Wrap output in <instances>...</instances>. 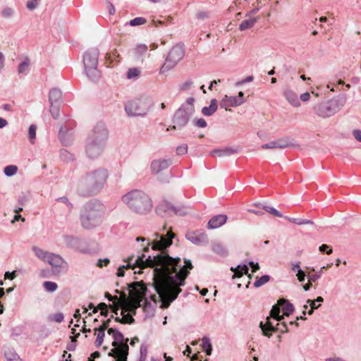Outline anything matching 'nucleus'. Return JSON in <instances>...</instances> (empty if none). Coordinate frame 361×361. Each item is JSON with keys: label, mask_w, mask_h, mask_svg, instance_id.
<instances>
[{"label": "nucleus", "mask_w": 361, "mask_h": 361, "mask_svg": "<svg viewBox=\"0 0 361 361\" xmlns=\"http://www.w3.org/2000/svg\"><path fill=\"white\" fill-rule=\"evenodd\" d=\"M43 287L46 291L53 293L56 290L58 286L55 282L44 281L43 283Z\"/></svg>", "instance_id": "40"}, {"label": "nucleus", "mask_w": 361, "mask_h": 361, "mask_svg": "<svg viewBox=\"0 0 361 361\" xmlns=\"http://www.w3.org/2000/svg\"><path fill=\"white\" fill-rule=\"evenodd\" d=\"M140 73V71L138 68H130V69H128V71L127 72V77L129 79H132V78H134L138 76Z\"/></svg>", "instance_id": "52"}, {"label": "nucleus", "mask_w": 361, "mask_h": 361, "mask_svg": "<svg viewBox=\"0 0 361 361\" xmlns=\"http://www.w3.org/2000/svg\"><path fill=\"white\" fill-rule=\"evenodd\" d=\"M185 53V48L183 43H178L174 45L169 51L165 63L161 67V73L166 72L173 68L183 58Z\"/></svg>", "instance_id": "9"}, {"label": "nucleus", "mask_w": 361, "mask_h": 361, "mask_svg": "<svg viewBox=\"0 0 361 361\" xmlns=\"http://www.w3.org/2000/svg\"><path fill=\"white\" fill-rule=\"evenodd\" d=\"M353 135L358 142H361V130H353Z\"/></svg>", "instance_id": "64"}, {"label": "nucleus", "mask_w": 361, "mask_h": 361, "mask_svg": "<svg viewBox=\"0 0 361 361\" xmlns=\"http://www.w3.org/2000/svg\"><path fill=\"white\" fill-rule=\"evenodd\" d=\"M227 219V216L225 214L215 215L209 221L207 227L209 229L219 228L226 222Z\"/></svg>", "instance_id": "18"}, {"label": "nucleus", "mask_w": 361, "mask_h": 361, "mask_svg": "<svg viewBox=\"0 0 361 361\" xmlns=\"http://www.w3.org/2000/svg\"><path fill=\"white\" fill-rule=\"evenodd\" d=\"M346 95L340 94L326 102L314 106L313 109L318 116L323 118H329L338 112L346 103Z\"/></svg>", "instance_id": "5"}, {"label": "nucleus", "mask_w": 361, "mask_h": 361, "mask_svg": "<svg viewBox=\"0 0 361 361\" xmlns=\"http://www.w3.org/2000/svg\"><path fill=\"white\" fill-rule=\"evenodd\" d=\"M99 51L97 48H92L85 52L83 63L87 76L92 81L99 78L100 74L97 69Z\"/></svg>", "instance_id": "8"}, {"label": "nucleus", "mask_w": 361, "mask_h": 361, "mask_svg": "<svg viewBox=\"0 0 361 361\" xmlns=\"http://www.w3.org/2000/svg\"><path fill=\"white\" fill-rule=\"evenodd\" d=\"M172 213L178 216H185L188 213V209L183 205L178 207L173 206Z\"/></svg>", "instance_id": "43"}, {"label": "nucleus", "mask_w": 361, "mask_h": 361, "mask_svg": "<svg viewBox=\"0 0 361 361\" xmlns=\"http://www.w3.org/2000/svg\"><path fill=\"white\" fill-rule=\"evenodd\" d=\"M18 171V167L16 165H8L4 169L5 175L8 177L14 176Z\"/></svg>", "instance_id": "39"}, {"label": "nucleus", "mask_w": 361, "mask_h": 361, "mask_svg": "<svg viewBox=\"0 0 361 361\" xmlns=\"http://www.w3.org/2000/svg\"><path fill=\"white\" fill-rule=\"evenodd\" d=\"M257 20V18H253L242 21L239 25L240 30L243 31L252 28L255 25Z\"/></svg>", "instance_id": "30"}, {"label": "nucleus", "mask_w": 361, "mask_h": 361, "mask_svg": "<svg viewBox=\"0 0 361 361\" xmlns=\"http://www.w3.org/2000/svg\"><path fill=\"white\" fill-rule=\"evenodd\" d=\"M176 152L178 155L185 154L188 152V145L186 144H183L178 146L176 148Z\"/></svg>", "instance_id": "57"}, {"label": "nucleus", "mask_w": 361, "mask_h": 361, "mask_svg": "<svg viewBox=\"0 0 361 361\" xmlns=\"http://www.w3.org/2000/svg\"><path fill=\"white\" fill-rule=\"evenodd\" d=\"M36 129H37V127L35 125H31L29 128L28 137H29L30 141L32 143H33V140L36 137Z\"/></svg>", "instance_id": "53"}, {"label": "nucleus", "mask_w": 361, "mask_h": 361, "mask_svg": "<svg viewBox=\"0 0 361 361\" xmlns=\"http://www.w3.org/2000/svg\"><path fill=\"white\" fill-rule=\"evenodd\" d=\"M122 200L133 212L140 214H145L152 208L150 197L142 190H132L123 195Z\"/></svg>", "instance_id": "4"}, {"label": "nucleus", "mask_w": 361, "mask_h": 361, "mask_svg": "<svg viewBox=\"0 0 361 361\" xmlns=\"http://www.w3.org/2000/svg\"><path fill=\"white\" fill-rule=\"evenodd\" d=\"M47 262L56 268L61 267L65 264L63 259L60 255L54 253H50Z\"/></svg>", "instance_id": "24"}, {"label": "nucleus", "mask_w": 361, "mask_h": 361, "mask_svg": "<svg viewBox=\"0 0 361 361\" xmlns=\"http://www.w3.org/2000/svg\"><path fill=\"white\" fill-rule=\"evenodd\" d=\"M129 288L133 289V292L130 293L131 298L135 303L132 305L130 310H133V313H135V309L141 306V302L145 301L147 302L146 296L148 292V289L142 281H134L128 285Z\"/></svg>", "instance_id": "10"}, {"label": "nucleus", "mask_w": 361, "mask_h": 361, "mask_svg": "<svg viewBox=\"0 0 361 361\" xmlns=\"http://www.w3.org/2000/svg\"><path fill=\"white\" fill-rule=\"evenodd\" d=\"M280 306L281 305L279 304V302L277 304L274 305L269 313V315L271 318L279 322H281L283 319V315H280Z\"/></svg>", "instance_id": "29"}, {"label": "nucleus", "mask_w": 361, "mask_h": 361, "mask_svg": "<svg viewBox=\"0 0 361 361\" xmlns=\"http://www.w3.org/2000/svg\"><path fill=\"white\" fill-rule=\"evenodd\" d=\"M279 304L281 306H282L283 312V317L289 316L295 310V307H294L293 305L285 298L280 299L279 300Z\"/></svg>", "instance_id": "25"}, {"label": "nucleus", "mask_w": 361, "mask_h": 361, "mask_svg": "<svg viewBox=\"0 0 361 361\" xmlns=\"http://www.w3.org/2000/svg\"><path fill=\"white\" fill-rule=\"evenodd\" d=\"M108 178V171L99 168L86 173L78 185V193L85 197L97 194L104 187Z\"/></svg>", "instance_id": "2"}, {"label": "nucleus", "mask_w": 361, "mask_h": 361, "mask_svg": "<svg viewBox=\"0 0 361 361\" xmlns=\"http://www.w3.org/2000/svg\"><path fill=\"white\" fill-rule=\"evenodd\" d=\"M193 123L198 128H205L207 126L206 121L204 118H197L193 120Z\"/></svg>", "instance_id": "55"}, {"label": "nucleus", "mask_w": 361, "mask_h": 361, "mask_svg": "<svg viewBox=\"0 0 361 361\" xmlns=\"http://www.w3.org/2000/svg\"><path fill=\"white\" fill-rule=\"evenodd\" d=\"M66 240L67 243L74 245V244L78 243L80 240L78 238H75V237H72V236H67V237H66Z\"/></svg>", "instance_id": "63"}, {"label": "nucleus", "mask_w": 361, "mask_h": 361, "mask_svg": "<svg viewBox=\"0 0 361 361\" xmlns=\"http://www.w3.org/2000/svg\"><path fill=\"white\" fill-rule=\"evenodd\" d=\"M147 45L143 44H138V45L136 47V48H135V54H136L137 56H142V54H145V53H146V51H147Z\"/></svg>", "instance_id": "50"}, {"label": "nucleus", "mask_w": 361, "mask_h": 361, "mask_svg": "<svg viewBox=\"0 0 361 361\" xmlns=\"http://www.w3.org/2000/svg\"><path fill=\"white\" fill-rule=\"evenodd\" d=\"M128 338H125L123 334L121 331H118L114 337V341L112 342V346H118L121 348L122 353H123L125 359L128 355L129 346L128 345Z\"/></svg>", "instance_id": "15"}, {"label": "nucleus", "mask_w": 361, "mask_h": 361, "mask_svg": "<svg viewBox=\"0 0 361 361\" xmlns=\"http://www.w3.org/2000/svg\"><path fill=\"white\" fill-rule=\"evenodd\" d=\"M231 270L234 272L233 278L240 277L243 274H247L249 268L247 264L238 265L235 268L231 267Z\"/></svg>", "instance_id": "28"}, {"label": "nucleus", "mask_w": 361, "mask_h": 361, "mask_svg": "<svg viewBox=\"0 0 361 361\" xmlns=\"http://www.w3.org/2000/svg\"><path fill=\"white\" fill-rule=\"evenodd\" d=\"M30 66V60L28 58H25V60L18 65V74H23L27 72Z\"/></svg>", "instance_id": "35"}, {"label": "nucleus", "mask_w": 361, "mask_h": 361, "mask_svg": "<svg viewBox=\"0 0 361 361\" xmlns=\"http://www.w3.org/2000/svg\"><path fill=\"white\" fill-rule=\"evenodd\" d=\"M297 278H298V280L300 281V282H303L305 281V277H306V274L305 273L304 271H302V269H299L298 271H297Z\"/></svg>", "instance_id": "61"}, {"label": "nucleus", "mask_w": 361, "mask_h": 361, "mask_svg": "<svg viewBox=\"0 0 361 361\" xmlns=\"http://www.w3.org/2000/svg\"><path fill=\"white\" fill-rule=\"evenodd\" d=\"M185 238L192 243L197 245H207L209 243L207 234L201 231H190L186 233Z\"/></svg>", "instance_id": "14"}, {"label": "nucleus", "mask_w": 361, "mask_h": 361, "mask_svg": "<svg viewBox=\"0 0 361 361\" xmlns=\"http://www.w3.org/2000/svg\"><path fill=\"white\" fill-rule=\"evenodd\" d=\"M49 101L50 104H61L62 102V92L59 88H52L49 91Z\"/></svg>", "instance_id": "20"}, {"label": "nucleus", "mask_w": 361, "mask_h": 361, "mask_svg": "<svg viewBox=\"0 0 361 361\" xmlns=\"http://www.w3.org/2000/svg\"><path fill=\"white\" fill-rule=\"evenodd\" d=\"M121 348H118V346H114V348L109 352L108 355L111 357L117 358L119 356H121L122 351L121 350Z\"/></svg>", "instance_id": "44"}, {"label": "nucleus", "mask_w": 361, "mask_h": 361, "mask_svg": "<svg viewBox=\"0 0 361 361\" xmlns=\"http://www.w3.org/2000/svg\"><path fill=\"white\" fill-rule=\"evenodd\" d=\"M95 331H98L97 336L95 341V345L97 348H99L104 341L105 331L103 330V329L98 328L95 329Z\"/></svg>", "instance_id": "36"}, {"label": "nucleus", "mask_w": 361, "mask_h": 361, "mask_svg": "<svg viewBox=\"0 0 361 361\" xmlns=\"http://www.w3.org/2000/svg\"><path fill=\"white\" fill-rule=\"evenodd\" d=\"M14 14V9L11 7L4 8L1 12V15L4 18H10Z\"/></svg>", "instance_id": "47"}, {"label": "nucleus", "mask_w": 361, "mask_h": 361, "mask_svg": "<svg viewBox=\"0 0 361 361\" xmlns=\"http://www.w3.org/2000/svg\"><path fill=\"white\" fill-rule=\"evenodd\" d=\"M61 156L62 157H64V159L66 160H67V161H70V160H73V154H70L69 152H68L66 150H63V151L61 152Z\"/></svg>", "instance_id": "62"}, {"label": "nucleus", "mask_w": 361, "mask_h": 361, "mask_svg": "<svg viewBox=\"0 0 361 361\" xmlns=\"http://www.w3.org/2000/svg\"><path fill=\"white\" fill-rule=\"evenodd\" d=\"M194 102L195 99L193 97H189L185 102L176 111L172 119L173 125L168 128L167 130H169L171 128L173 130H180L187 126L190 118L195 113Z\"/></svg>", "instance_id": "7"}, {"label": "nucleus", "mask_w": 361, "mask_h": 361, "mask_svg": "<svg viewBox=\"0 0 361 361\" xmlns=\"http://www.w3.org/2000/svg\"><path fill=\"white\" fill-rule=\"evenodd\" d=\"M64 319V316L61 312H58L54 314L49 316V320L54 321L57 323H61L63 322Z\"/></svg>", "instance_id": "51"}, {"label": "nucleus", "mask_w": 361, "mask_h": 361, "mask_svg": "<svg viewBox=\"0 0 361 361\" xmlns=\"http://www.w3.org/2000/svg\"><path fill=\"white\" fill-rule=\"evenodd\" d=\"M244 93L239 92L238 96H225L220 102V107L228 110L231 106H240L245 102Z\"/></svg>", "instance_id": "13"}, {"label": "nucleus", "mask_w": 361, "mask_h": 361, "mask_svg": "<svg viewBox=\"0 0 361 361\" xmlns=\"http://www.w3.org/2000/svg\"><path fill=\"white\" fill-rule=\"evenodd\" d=\"M147 22V20L145 18L142 17H137L134 19L130 20L129 25L130 26H137L140 25H143Z\"/></svg>", "instance_id": "45"}, {"label": "nucleus", "mask_w": 361, "mask_h": 361, "mask_svg": "<svg viewBox=\"0 0 361 361\" xmlns=\"http://www.w3.org/2000/svg\"><path fill=\"white\" fill-rule=\"evenodd\" d=\"M60 104H50V113L54 119H57L59 116Z\"/></svg>", "instance_id": "46"}, {"label": "nucleus", "mask_w": 361, "mask_h": 361, "mask_svg": "<svg viewBox=\"0 0 361 361\" xmlns=\"http://www.w3.org/2000/svg\"><path fill=\"white\" fill-rule=\"evenodd\" d=\"M59 137L61 140V141L63 142V145H68L70 144L71 141L66 138V132L63 130V128L61 127L59 132Z\"/></svg>", "instance_id": "49"}, {"label": "nucleus", "mask_w": 361, "mask_h": 361, "mask_svg": "<svg viewBox=\"0 0 361 361\" xmlns=\"http://www.w3.org/2000/svg\"><path fill=\"white\" fill-rule=\"evenodd\" d=\"M262 209H263L264 210H265L266 212H269V214L274 216L283 217V214L279 211H278L277 209L272 207L262 205Z\"/></svg>", "instance_id": "41"}, {"label": "nucleus", "mask_w": 361, "mask_h": 361, "mask_svg": "<svg viewBox=\"0 0 361 361\" xmlns=\"http://www.w3.org/2000/svg\"><path fill=\"white\" fill-rule=\"evenodd\" d=\"M153 104V100L150 97L143 95L127 102L124 109L129 117H144L150 111Z\"/></svg>", "instance_id": "6"}, {"label": "nucleus", "mask_w": 361, "mask_h": 361, "mask_svg": "<svg viewBox=\"0 0 361 361\" xmlns=\"http://www.w3.org/2000/svg\"><path fill=\"white\" fill-rule=\"evenodd\" d=\"M104 205L94 200L87 202L80 214L81 226L85 229H92L100 226L104 219Z\"/></svg>", "instance_id": "3"}, {"label": "nucleus", "mask_w": 361, "mask_h": 361, "mask_svg": "<svg viewBox=\"0 0 361 361\" xmlns=\"http://www.w3.org/2000/svg\"><path fill=\"white\" fill-rule=\"evenodd\" d=\"M212 250L216 255L221 257H225L228 255V252L226 247L219 242L213 243L211 245Z\"/></svg>", "instance_id": "26"}, {"label": "nucleus", "mask_w": 361, "mask_h": 361, "mask_svg": "<svg viewBox=\"0 0 361 361\" xmlns=\"http://www.w3.org/2000/svg\"><path fill=\"white\" fill-rule=\"evenodd\" d=\"M332 264H328L326 266H324L321 267V269L314 274H308L307 278L310 281H312L315 282L317 281L322 275L324 269H328L331 267Z\"/></svg>", "instance_id": "32"}, {"label": "nucleus", "mask_w": 361, "mask_h": 361, "mask_svg": "<svg viewBox=\"0 0 361 361\" xmlns=\"http://www.w3.org/2000/svg\"><path fill=\"white\" fill-rule=\"evenodd\" d=\"M30 193L29 192H22L18 196V203L21 206H24L30 201Z\"/></svg>", "instance_id": "37"}, {"label": "nucleus", "mask_w": 361, "mask_h": 361, "mask_svg": "<svg viewBox=\"0 0 361 361\" xmlns=\"http://www.w3.org/2000/svg\"><path fill=\"white\" fill-rule=\"evenodd\" d=\"M239 151V148H232V147H224L222 149H215L211 152V154L213 156H218V157H226V156H230L233 154L238 153Z\"/></svg>", "instance_id": "21"}, {"label": "nucleus", "mask_w": 361, "mask_h": 361, "mask_svg": "<svg viewBox=\"0 0 361 361\" xmlns=\"http://www.w3.org/2000/svg\"><path fill=\"white\" fill-rule=\"evenodd\" d=\"M277 145L279 149H284L286 147H293V144L290 142L288 137H282L276 140Z\"/></svg>", "instance_id": "34"}, {"label": "nucleus", "mask_w": 361, "mask_h": 361, "mask_svg": "<svg viewBox=\"0 0 361 361\" xmlns=\"http://www.w3.org/2000/svg\"><path fill=\"white\" fill-rule=\"evenodd\" d=\"M269 280L270 276L269 275H263L260 278H257V279L254 283V286L255 288H259L267 283Z\"/></svg>", "instance_id": "38"}, {"label": "nucleus", "mask_w": 361, "mask_h": 361, "mask_svg": "<svg viewBox=\"0 0 361 361\" xmlns=\"http://www.w3.org/2000/svg\"><path fill=\"white\" fill-rule=\"evenodd\" d=\"M107 136L108 130L105 125L102 123H99L94 126L92 133L88 137V140L105 144Z\"/></svg>", "instance_id": "12"}, {"label": "nucleus", "mask_w": 361, "mask_h": 361, "mask_svg": "<svg viewBox=\"0 0 361 361\" xmlns=\"http://www.w3.org/2000/svg\"><path fill=\"white\" fill-rule=\"evenodd\" d=\"M56 201L66 204L70 210H71L73 208V204L69 202L68 197L66 196H63V197H60L57 198Z\"/></svg>", "instance_id": "59"}, {"label": "nucleus", "mask_w": 361, "mask_h": 361, "mask_svg": "<svg viewBox=\"0 0 361 361\" xmlns=\"http://www.w3.org/2000/svg\"><path fill=\"white\" fill-rule=\"evenodd\" d=\"M202 348L205 353H207V355H210L212 353V344L209 341V339L207 337H204L202 338Z\"/></svg>", "instance_id": "42"}, {"label": "nucleus", "mask_w": 361, "mask_h": 361, "mask_svg": "<svg viewBox=\"0 0 361 361\" xmlns=\"http://www.w3.org/2000/svg\"><path fill=\"white\" fill-rule=\"evenodd\" d=\"M122 298H123L122 300L118 302V305L120 307H115L114 305H110V307L111 308L112 312L115 314H118V311L120 307H122L123 309H124L126 306H129L128 304V298L125 293H123Z\"/></svg>", "instance_id": "33"}, {"label": "nucleus", "mask_w": 361, "mask_h": 361, "mask_svg": "<svg viewBox=\"0 0 361 361\" xmlns=\"http://www.w3.org/2000/svg\"><path fill=\"white\" fill-rule=\"evenodd\" d=\"M284 97L287 99V101L293 106H299L300 105V102L298 98V95L291 90H286L284 91Z\"/></svg>", "instance_id": "23"}, {"label": "nucleus", "mask_w": 361, "mask_h": 361, "mask_svg": "<svg viewBox=\"0 0 361 361\" xmlns=\"http://www.w3.org/2000/svg\"><path fill=\"white\" fill-rule=\"evenodd\" d=\"M32 250L35 255L44 262H47L51 252H48L41 248L34 246Z\"/></svg>", "instance_id": "31"}, {"label": "nucleus", "mask_w": 361, "mask_h": 361, "mask_svg": "<svg viewBox=\"0 0 361 361\" xmlns=\"http://www.w3.org/2000/svg\"><path fill=\"white\" fill-rule=\"evenodd\" d=\"M261 148L263 149H267L279 148V147H278L277 142H276V140L271 141V142H270L269 143H266V144L262 145L261 146Z\"/></svg>", "instance_id": "56"}, {"label": "nucleus", "mask_w": 361, "mask_h": 361, "mask_svg": "<svg viewBox=\"0 0 361 361\" xmlns=\"http://www.w3.org/2000/svg\"><path fill=\"white\" fill-rule=\"evenodd\" d=\"M319 250L322 252H326L327 255H330L332 253L333 250L332 249L326 244H322L319 247Z\"/></svg>", "instance_id": "60"}, {"label": "nucleus", "mask_w": 361, "mask_h": 361, "mask_svg": "<svg viewBox=\"0 0 361 361\" xmlns=\"http://www.w3.org/2000/svg\"><path fill=\"white\" fill-rule=\"evenodd\" d=\"M104 145L105 144L88 140L86 146V153L87 156L91 159L97 158L101 154Z\"/></svg>", "instance_id": "16"}, {"label": "nucleus", "mask_w": 361, "mask_h": 361, "mask_svg": "<svg viewBox=\"0 0 361 361\" xmlns=\"http://www.w3.org/2000/svg\"><path fill=\"white\" fill-rule=\"evenodd\" d=\"M259 326L262 331V334L264 336L270 337L271 336V332L280 331L281 333H287L288 331V329L287 327V324L286 323L277 324L275 326L272 324V323L269 321V319H267L266 324H263L262 322H260Z\"/></svg>", "instance_id": "11"}, {"label": "nucleus", "mask_w": 361, "mask_h": 361, "mask_svg": "<svg viewBox=\"0 0 361 361\" xmlns=\"http://www.w3.org/2000/svg\"><path fill=\"white\" fill-rule=\"evenodd\" d=\"M140 361H145V360L147 358V347L145 345H144V344L141 345L140 348Z\"/></svg>", "instance_id": "54"}, {"label": "nucleus", "mask_w": 361, "mask_h": 361, "mask_svg": "<svg viewBox=\"0 0 361 361\" xmlns=\"http://www.w3.org/2000/svg\"><path fill=\"white\" fill-rule=\"evenodd\" d=\"M155 236L157 238L152 242V249L159 251V254L153 257H146L142 253L137 257L133 264H131L134 257L132 255L127 260L124 259L128 264L119 267L116 274L119 277L123 276L125 269L152 268V286L159 295L160 307L167 309L181 293L180 286L185 285V281L193 266L190 259H185V265L182 266L180 257H172L168 254L166 249L172 245V240L175 237L171 231H168L166 235L155 233Z\"/></svg>", "instance_id": "1"}, {"label": "nucleus", "mask_w": 361, "mask_h": 361, "mask_svg": "<svg viewBox=\"0 0 361 361\" xmlns=\"http://www.w3.org/2000/svg\"><path fill=\"white\" fill-rule=\"evenodd\" d=\"M3 350L6 361H22L13 348L8 346H4Z\"/></svg>", "instance_id": "22"}, {"label": "nucleus", "mask_w": 361, "mask_h": 361, "mask_svg": "<svg viewBox=\"0 0 361 361\" xmlns=\"http://www.w3.org/2000/svg\"><path fill=\"white\" fill-rule=\"evenodd\" d=\"M127 316L129 317V320H126V318L125 317H122V318H120V317H115L114 318V320L115 322H119L121 324H133L135 322V319H133V317L130 314H127Z\"/></svg>", "instance_id": "48"}, {"label": "nucleus", "mask_w": 361, "mask_h": 361, "mask_svg": "<svg viewBox=\"0 0 361 361\" xmlns=\"http://www.w3.org/2000/svg\"><path fill=\"white\" fill-rule=\"evenodd\" d=\"M118 57V54L116 50H114L112 53H107L106 54V59L110 61V63H112L113 61L116 60Z\"/></svg>", "instance_id": "58"}, {"label": "nucleus", "mask_w": 361, "mask_h": 361, "mask_svg": "<svg viewBox=\"0 0 361 361\" xmlns=\"http://www.w3.org/2000/svg\"><path fill=\"white\" fill-rule=\"evenodd\" d=\"M218 105L217 101L215 99H213L210 102V104L209 106H204L202 109V113L203 115L207 116H210L216 112L217 110Z\"/></svg>", "instance_id": "27"}, {"label": "nucleus", "mask_w": 361, "mask_h": 361, "mask_svg": "<svg viewBox=\"0 0 361 361\" xmlns=\"http://www.w3.org/2000/svg\"><path fill=\"white\" fill-rule=\"evenodd\" d=\"M171 164V159H157L151 164V170L153 173H158L166 169Z\"/></svg>", "instance_id": "17"}, {"label": "nucleus", "mask_w": 361, "mask_h": 361, "mask_svg": "<svg viewBox=\"0 0 361 361\" xmlns=\"http://www.w3.org/2000/svg\"><path fill=\"white\" fill-rule=\"evenodd\" d=\"M173 205L167 202H161L156 207V212L158 215L165 216L166 214H171L173 212Z\"/></svg>", "instance_id": "19"}]
</instances>
